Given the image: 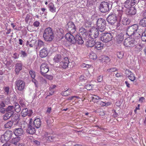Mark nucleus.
Masks as SVG:
<instances>
[{"label": "nucleus", "instance_id": "obj_38", "mask_svg": "<svg viewBox=\"0 0 146 146\" xmlns=\"http://www.w3.org/2000/svg\"><path fill=\"white\" fill-rule=\"evenodd\" d=\"M95 113H98L100 115L103 116L105 115V112L102 109H98L94 111Z\"/></svg>", "mask_w": 146, "mask_h": 146}, {"label": "nucleus", "instance_id": "obj_8", "mask_svg": "<svg viewBox=\"0 0 146 146\" xmlns=\"http://www.w3.org/2000/svg\"><path fill=\"white\" fill-rule=\"evenodd\" d=\"M97 38L92 39V49L100 50L102 48L103 46H101L100 42L97 40Z\"/></svg>", "mask_w": 146, "mask_h": 146}, {"label": "nucleus", "instance_id": "obj_6", "mask_svg": "<svg viewBox=\"0 0 146 146\" xmlns=\"http://www.w3.org/2000/svg\"><path fill=\"white\" fill-rule=\"evenodd\" d=\"M100 35L101 40L104 42H107L111 41L112 37L111 34L109 33H102Z\"/></svg>", "mask_w": 146, "mask_h": 146}, {"label": "nucleus", "instance_id": "obj_28", "mask_svg": "<svg viewBox=\"0 0 146 146\" xmlns=\"http://www.w3.org/2000/svg\"><path fill=\"white\" fill-rule=\"evenodd\" d=\"M48 51L45 49L43 48L40 51V56L41 58H44L46 57Z\"/></svg>", "mask_w": 146, "mask_h": 146}, {"label": "nucleus", "instance_id": "obj_17", "mask_svg": "<svg viewBox=\"0 0 146 146\" xmlns=\"http://www.w3.org/2000/svg\"><path fill=\"white\" fill-rule=\"evenodd\" d=\"M98 59L104 64H107L110 61L108 56L105 55H102L98 57Z\"/></svg>", "mask_w": 146, "mask_h": 146}, {"label": "nucleus", "instance_id": "obj_40", "mask_svg": "<svg viewBox=\"0 0 146 146\" xmlns=\"http://www.w3.org/2000/svg\"><path fill=\"white\" fill-rule=\"evenodd\" d=\"M13 122L10 121L6 123L4 125L5 127L6 128H11L13 125Z\"/></svg>", "mask_w": 146, "mask_h": 146}, {"label": "nucleus", "instance_id": "obj_34", "mask_svg": "<svg viewBox=\"0 0 146 146\" xmlns=\"http://www.w3.org/2000/svg\"><path fill=\"white\" fill-rule=\"evenodd\" d=\"M54 61L55 62L58 63L62 60L61 56L60 54H57L55 55L54 58Z\"/></svg>", "mask_w": 146, "mask_h": 146}, {"label": "nucleus", "instance_id": "obj_33", "mask_svg": "<svg viewBox=\"0 0 146 146\" xmlns=\"http://www.w3.org/2000/svg\"><path fill=\"white\" fill-rule=\"evenodd\" d=\"M21 138L20 137H15L12 139L11 141V143L15 145L17 144V143L20 141Z\"/></svg>", "mask_w": 146, "mask_h": 146}, {"label": "nucleus", "instance_id": "obj_30", "mask_svg": "<svg viewBox=\"0 0 146 146\" xmlns=\"http://www.w3.org/2000/svg\"><path fill=\"white\" fill-rule=\"evenodd\" d=\"M75 39L76 42H77L79 44H82L84 42L82 36L79 35H76Z\"/></svg>", "mask_w": 146, "mask_h": 146}, {"label": "nucleus", "instance_id": "obj_22", "mask_svg": "<svg viewBox=\"0 0 146 146\" xmlns=\"http://www.w3.org/2000/svg\"><path fill=\"white\" fill-rule=\"evenodd\" d=\"M32 113L33 112L31 110H29L27 108L23 109L21 112L22 115L23 117L26 116L27 115L30 116Z\"/></svg>", "mask_w": 146, "mask_h": 146}, {"label": "nucleus", "instance_id": "obj_56", "mask_svg": "<svg viewBox=\"0 0 146 146\" xmlns=\"http://www.w3.org/2000/svg\"><path fill=\"white\" fill-rule=\"evenodd\" d=\"M125 73L127 75H130V74H132V73L128 69H126L125 70Z\"/></svg>", "mask_w": 146, "mask_h": 146}, {"label": "nucleus", "instance_id": "obj_32", "mask_svg": "<svg viewBox=\"0 0 146 146\" xmlns=\"http://www.w3.org/2000/svg\"><path fill=\"white\" fill-rule=\"evenodd\" d=\"M48 8L50 11L52 13L56 12V8L54 7L53 3L51 2L48 4Z\"/></svg>", "mask_w": 146, "mask_h": 146}, {"label": "nucleus", "instance_id": "obj_3", "mask_svg": "<svg viewBox=\"0 0 146 146\" xmlns=\"http://www.w3.org/2000/svg\"><path fill=\"white\" fill-rule=\"evenodd\" d=\"M112 5L107 2L103 1L101 3L100 5V10L102 13L108 12L111 8Z\"/></svg>", "mask_w": 146, "mask_h": 146}, {"label": "nucleus", "instance_id": "obj_24", "mask_svg": "<svg viewBox=\"0 0 146 146\" xmlns=\"http://www.w3.org/2000/svg\"><path fill=\"white\" fill-rule=\"evenodd\" d=\"M15 72L17 74H18L20 70L22 68V65L21 63H17L15 65Z\"/></svg>", "mask_w": 146, "mask_h": 146}, {"label": "nucleus", "instance_id": "obj_1", "mask_svg": "<svg viewBox=\"0 0 146 146\" xmlns=\"http://www.w3.org/2000/svg\"><path fill=\"white\" fill-rule=\"evenodd\" d=\"M54 37V31L51 28L48 27L45 29L43 33V37L46 41H50L53 40Z\"/></svg>", "mask_w": 146, "mask_h": 146}, {"label": "nucleus", "instance_id": "obj_14", "mask_svg": "<svg viewBox=\"0 0 146 146\" xmlns=\"http://www.w3.org/2000/svg\"><path fill=\"white\" fill-rule=\"evenodd\" d=\"M137 1L135 0H126L124 7L129 9L131 7L137 3Z\"/></svg>", "mask_w": 146, "mask_h": 146}, {"label": "nucleus", "instance_id": "obj_4", "mask_svg": "<svg viewBox=\"0 0 146 146\" xmlns=\"http://www.w3.org/2000/svg\"><path fill=\"white\" fill-rule=\"evenodd\" d=\"M98 27L100 31L102 32L104 31L106 26V22L104 19L100 18L98 20V21L95 25Z\"/></svg>", "mask_w": 146, "mask_h": 146}, {"label": "nucleus", "instance_id": "obj_18", "mask_svg": "<svg viewBox=\"0 0 146 146\" xmlns=\"http://www.w3.org/2000/svg\"><path fill=\"white\" fill-rule=\"evenodd\" d=\"M143 29L139 28L133 36L135 39H138L140 38H141L142 35H143Z\"/></svg>", "mask_w": 146, "mask_h": 146}, {"label": "nucleus", "instance_id": "obj_19", "mask_svg": "<svg viewBox=\"0 0 146 146\" xmlns=\"http://www.w3.org/2000/svg\"><path fill=\"white\" fill-rule=\"evenodd\" d=\"M79 35H82L83 36V37L84 38V37L86 36L88 34L91 35V31L90 30L88 31H86V29L82 28L81 27L80 28L79 30Z\"/></svg>", "mask_w": 146, "mask_h": 146}, {"label": "nucleus", "instance_id": "obj_64", "mask_svg": "<svg viewBox=\"0 0 146 146\" xmlns=\"http://www.w3.org/2000/svg\"><path fill=\"white\" fill-rule=\"evenodd\" d=\"M97 80L99 82H101L102 80V76L100 75L99 77H98Z\"/></svg>", "mask_w": 146, "mask_h": 146}, {"label": "nucleus", "instance_id": "obj_10", "mask_svg": "<svg viewBox=\"0 0 146 146\" xmlns=\"http://www.w3.org/2000/svg\"><path fill=\"white\" fill-rule=\"evenodd\" d=\"M40 72L41 74L43 75L47 73L49 70V69L48 65L46 63H42L40 67Z\"/></svg>", "mask_w": 146, "mask_h": 146}, {"label": "nucleus", "instance_id": "obj_60", "mask_svg": "<svg viewBox=\"0 0 146 146\" xmlns=\"http://www.w3.org/2000/svg\"><path fill=\"white\" fill-rule=\"evenodd\" d=\"M56 87V86L54 85H51L49 88V90L50 91L53 90L52 89H54Z\"/></svg>", "mask_w": 146, "mask_h": 146}, {"label": "nucleus", "instance_id": "obj_46", "mask_svg": "<svg viewBox=\"0 0 146 146\" xmlns=\"http://www.w3.org/2000/svg\"><path fill=\"white\" fill-rule=\"evenodd\" d=\"M31 19V15L29 14H27L25 18V21L27 23H28L29 21Z\"/></svg>", "mask_w": 146, "mask_h": 146}, {"label": "nucleus", "instance_id": "obj_7", "mask_svg": "<svg viewBox=\"0 0 146 146\" xmlns=\"http://www.w3.org/2000/svg\"><path fill=\"white\" fill-rule=\"evenodd\" d=\"M107 22L111 25L114 24L117 21V17L116 14L115 13H111L109 15L107 18Z\"/></svg>", "mask_w": 146, "mask_h": 146}, {"label": "nucleus", "instance_id": "obj_13", "mask_svg": "<svg viewBox=\"0 0 146 146\" xmlns=\"http://www.w3.org/2000/svg\"><path fill=\"white\" fill-rule=\"evenodd\" d=\"M71 33H68L66 34V39L70 43L74 44L76 42V40L74 37Z\"/></svg>", "mask_w": 146, "mask_h": 146}, {"label": "nucleus", "instance_id": "obj_45", "mask_svg": "<svg viewBox=\"0 0 146 146\" xmlns=\"http://www.w3.org/2000/svg\"><path fill=\"white\" fill-rule=\"evenodd\" d=\"M141 40L143 41L146 42V30L145 31H143V35L141 37Z\"/></svg>", "mask_w": 146, "mask_h": 146}, {"label": "nucleus", "instance_id": "obj_57", "mask_svg": "<svg viewBox=\"0 0 146 146\" xmlns=\"http://www.w3.org/2000/svg\"><path fill=\"white\" fill-rule=\"evenodd\" d=\"M85 88L88 90H90L91 89V87L90 84H87L85 85Z\"/></svg>", "mask_w": 146, "mask_h": 146}, {"label": "nucleus", "instance_id": "obj_5", "mask_svg": "<svg viewBox=\"0 0 146 146\" xmlns=\"http://www.w3.org/2000/svg\"><path fill=\"white\" fill-rule=\"evenodd\" d=\"M124 45L126 47H133L137 44V41L134 39L129 38H126L124 42Z\"/></svg>", "mask_w": 146, "mask_h": 146}, {"label": "nucleus", "instance_id": "obj_29", "mask_svg": "<svg viewBox=\"0 0 146 146\" xmlns=\"http://www.w3.org/2000/svg\"><path fill=\"white\" fill-rule=\"evenodd\" d=\"M36 130L35 128L32 125L28 126L27 132L30 134H33L35 132Z\"/></svg>", "mask_w": 146, "mask_h": 146}, {"label": "nucleus", "instance_id": "obj_11", "mask_svg": "<svg viewBox=\"0 0 146 146\" xmlns=\"http://www.w3.org/2000/svg\"><path fill=\"white\" fill-rule=\"evenodd\" d=\"M96 27L95 25L92 26V35H93V36L92 37V39L98 38L99 35V30Z\"/></svg>", "mask_w": 146, "mask_h": 146}, {"label": "nucleus", "instance_id": "obj_52", "mask_svg": "<svg viewBox=\"0 0 146 146\" xmlns=\"http://www.w3.org/2000/svg\"><path fill=\"white\" fill-rule=\"evenodd\" d=\"M9 87H5L4 88V90L6 94L7 95L9 93Z\"/></svg>", "mask_w": 146, "mask_h": 146}, {"label": "nucleus", "instance_id": "obj_23", "mask_svg": "<svg viewBox=\"0 0 146 146\" xmlns=\"http://www.w3.org/2000/svg\"><path fill=\"white\" fill-rule=\"evenodd\" d=\"M93 13L94 14L92 16V24H93L94 25H95L100 18H99V15L96 12Z\"/></svg>", "mask_w": 146, "mask_h": 146}, {"label": "nucleus", "instance_id": "obj_47", "mask_svg": "<svg viewBox=\"0 0 146 146\" xmlns=\"http://www.w3.org/2000/svg\"><path fill=\"white\" fill-rule=\"evenodd\" d=\"M29 73L32 78H35V73L34 71L30 70L29 72Z\"/></svg>", "mask_w": 146, "mask_h": 146}, {"label": "nucleus", "instance_id": "obj_15", "mask_svg": "<svg viewBox=\"0 0 146 146\" xmlns=\"http://www.w3.org/2000/svg\"><path fill=\"white\" fill-rule=\"evenodd\" d=\"M13 135L12 132L10 130L6 131L5 133L3 136H2L1 137H4V140L6 141H9L11 137Z\"/></svg>", "mask_w": 146, "mask_h": 146}, {"label": "nucleus", "instance_id": "obj_49", "mask_svg": "<svg viewBox=\"0 0 146 146\" xmlns=\"http://www.w3.org/2000/svg\"><path fill=\"white\" fill-rule=\"evenodd\" d=\"M93 6V10L92 11V14H93V13L96 12V8L97 7V3H94L93 4L92 3V7Z\"/></svg>", "mask_w": 146, "mask_h": 146}, {"label": "nucleus", "instance_id": "obj_59", "mask_svg": "<svg viewBox=\"0 0 146 146\" xmlns=\"http://www.w3.org/2000/svg\"><path fill=\"white\" fill-rule=\"evenodd\" d=\"M74 98H79V97L76 96H73L69 97L68 98V99L70 100H72Z\"/></svg>", "mask_w": 146, "mask_h": 146}, {"label": "nucleus", "instance_id": "obj_25", "mask_svg": "<svg viewBox=\"0 0 146 146\" xmlns=\"http://www.w3.org/2000/svg\"><path fill=\"white\" fill-rule=\"evenodd\" d=\"M124 35L123 33H121L118 35L116 38V41L119 44L121 43L123 40Z\"/></svg>", "mask_w": 146, "mask_h": 146}, {"label": "nucleus", "instance_id": "obj_21", "mask_svg": "<svg viewBox=\"0 0 146 146\" xmlns=\"http://www.w3.org/2000/svg\"><path fill=\"white\" fill-rule=\"evenodd\" d=\"M13 132L17 136H20L22 135L24 133L23 129L21 128H16L14 129Z\"/></svg>", "mask_w": 146, "mask_h": 146}, {"label": "nucleus", "instance_id": "obj_55", "mask_svg": "<svg viewBox=\"0 0 146 146\" xmlns=\"http://www.w3.org/2000/svg\"><path fill=\"white\" fill-rule=\"evenodd\" d=\"M20 53L23 57H25L27 56V54L25 51H21Z\"/></svg>", "mask_w": 146, "mask_h": 146}, {"label": "nucleus", "instance_id": "obj_44", "mask_svg": "<svg viewBox=\"0 0 146 146\" xmlns=\"http://www.w3.org/2000/svg\"><path fill=\"white\" fill-rule=\"evenodd\" d=\"M44 45V42L40 40H38V46L36 47L37 48H40Z\"/></svg>", "mask_w": 146, "mask_h": 146}, {"label": "nucleus", "instance_id": "obj_16", "mask_svg": "<svg viewBox=\"0 0 146 146\" xmlns=\"http://www.w3.org/2000/svg\"><path fill=\"white\" fill-rule=\"evenodd\" d=\"M68 29L70 33H73L76 31L75 26L73 22H69L67 24Z\"/></svg>", "mask_w": 146, "mask_h": 146}, {"label": "nucleus", "instance_id": "obj_51", "mask_svg": "<svg viewBox=\"0 0 146 146\" xmlns=\"http://www.w3.org/2000/svg\"><path fill=\"white\" fill-rule=\"evenodd\" d=\"M117 70V69L116 68H113L108 69L107 70L108 72H113Z\"/></svg>", "mask_w": 146, "mask_h": 146}, {"label": "nucleus", "instance_id": "obj_41", "mask_svg": "<svg viewBox=\"0 0 146 146\" xmlns=\"http://www.w3.org/2000/svg\"><path fill=\"white\" fill-rule=\"evenodd\" d=\"M124 55V53L123 51L118 52L117 53V57L120 59L123 58Z\"/></svg>", "mask_w": 146, "mask_h": 146}, {"label": "nucleus", "instance_id": "obj_20", "mask_svg": "<svg viewBox=\"0 0 146 146\" xmlns=\"http://www.w3.org/2000/svg\"><path fill=\"white\" fill-rule=\"evenodd\" d=\"M86 40V45L87 47H91V35L88 34L86 36L84 37Z\"/></svg>", "mask_w": 146, "mask_h": 146}, {"label": "nucleus", "instance_id": "obj_2", "mask_svg": "<svg viewBox=\"0 0 146 146\" xmlns=\"http://www.w3.org/2000/svg\"><path fill=\"white\" fill-rule=\"evenodd\" d=\"M139 26L137 24H134L128 27L126 30V34L129 36L132 37L137 32Z\"/></svg>", "mask_w": 146, "mask_h": 146}, {"label": "nucleus", "instance_id": "obj_42", "mask_svg": "<svg viewBox=\"0 0 146 146\" xmlns=\"http://www.w3.org/2000/svg\"><path fill=\"white\" fill-rule=\"evenodd\" d=\"M12 116V114L11 113H6L3 115V118L4 120H7L11 117Z\"/></svg>", "mask_w": 146, "mask_h": 146}, {"label": "nucleus", "instance_id": "obj_27", "mask_svg": "<svg viewBox=\"0 0 146 146\" xmlns=\"http://www.w3.org/2000/svg\"><path fill=\"white\" fill-rule=\"evenodd\" d=\"M69 63V61L68 57H65L63 60L62 62V66L63 68H66L68 66V65Z\"/></svg>", "mask_w": 146, "mask_h": 146}, {"label": "nucleus", "instance_id": "obj_36", "mask_svg": "<svg viewBox=\"0 0 146 146\" xmlns=\"http://www.w3.org/2000/svg\"><path fill=\"white\" fill-rule=\"evenodd\" d=\"M143 18L139 21V25L143 27H146V17H143Z\"/></svg>", "mask_w": 146, "mask_h": 146}, {"label": "nucleus", "instance_id": "obj_48", "mask_svg": "<svg viewBox=\"0 0 146 146\" xmlns=\"http://www.w3.org/2000/svg\"><path fill=\"white\" fill-rule=\"evenodd\" d=\"M128 77L131 81H133L134 80L135 78V77L134 76L133 74V73L132 74H130V75H129Z\"/></svg>", "mask_w": 146, "mask_h": 146}, {"label": "nucleus", "instance_id": "obj_53", "mask_svg": "<svg viewBox=\"0 0 146 146\" xmlns=\"http://www.w3.org/2000/svg\"><path fill=\"white\" fill-rule=\"evenodd\" d=\"M40 23L38 21H35L33 23V25L35 27H38L39 26Z\"/></svg>", "mask_w": 146, "mask_h": 146}, {"label": "nucleus", "instance_id": "obj_61", "mask_svg": "<svg viewBox=\"0 0 146 146\" xmlns=\"http://www.w3.org/2000/svg\"><path fill=\"white\" fill-rule=\"evenodd\" d=\"M92 54H93L92 56H93V58H92L94 60H96L97 58L96 54L95 53H93L92 52Z\"/></svg>", "mask_w": 146, "mask_h": 146}, {"label": "nucleus", "instance_id": "obj_35", "mask_svg": "<svg viewBox=\"0 0 146 146\" xmlns=\"http://www.w3.org/2000/svg\"><path fill=\"white\" fill-rule=\"evenodd\" d=\"M100 97L94 94H92V101L94 103H97L100 99Z\"/></svg>", "mask_w": 146, "mask_h": 146}, {"label": "nucleus", "instance_id": "obj_12", "mask_svg": "<svg viewBox=\"0 0 146 146\" xmlns=\"http://www.w3.org/2000/svg\"><path fill=\"white\" fill-rule=\"evenodd\" d=\"M136 12L137 10L134 7L127 9L126 10V14L128 16L132 17L135 15Z\"/></svg>", "mask_w": 146, "mask_h": 146}, {"label": "nucleus", "instance_id": "obj_26", "mask_svg": "<svg viewBox=\"0 0 146 146\" xmlns=\"http://www.w3.org/2000/svg\"><path fill=\"white\" fill-rule=\"evenodd\" d=\"M121 21L123 24L124 25H127L130 23L131 20L129 18L125 17L122 18Z\"/></svg>", "mask_w": 146, "mask_h": 146}, {"label": "nucleus", "instance_id": "obj_39", "mask_svg": "<svg viewBox=\"0 0 146 146\" xmlns=\"http://www.w3.org/2000/svg\"><path fill=\"white\" fill-rule=\"evenodd\" d=\"M71 93V90L69 89H68L66 90L64 92H62L61 94L62 96H67L70 95Z\"/></svg>", "mask_w": 146, "mask_h": 146}, {"label": "nucleus", "instance_id": "obj_37", "mask_svg": "<svg viewBox=\"0 0 146 146\" xmlns=\"http://www.w3.org/2000/svg\"><path fill=\"white\" fill-rule=\"evenodd\" d=\"M6 111L9 114H12V115L15 111L14 108L13 106H9L7 108Z\"/></svg>", "mask_w": 146, "mask_h": 146}, {"label": "nucleus", "instance_id": "obj_54", "mask_svg": "<svg viewBox=\"0 0 146 146\" xmlns=\"http://www.w3.org/2000/svg\"><path fill=\"white\" fill-rule=\"evenodd\" d=\"M12 116V117L15 118V119L14 120L13 119L14 121H15L16 120H17L19 117V115H13Z\"/></svg>", "mask_w": 146, "mask_h": 146}, {"label": "nucleus", "instance_id": "obj_62", "mask_svg": "<svg viewBox=\"0 0 146 146\" xmlns=\"http://www.w3.org/2000/svg\"><path fill=\"white\" fill-rule=\"evenodd\" d=\"M20 104L21 106L25 108L26 107V105L25 103L23 102L22 101H20Z\"/></svg>", "mask_w": 146, "mask_h": 146}, {"label": "nucleus", "instance_id": "obj_9", "mask_svg": "<svg viewBox=\"0 0 146 146\" xmlns=\"http://www.w3.org/2000/svg\"><path fill=\"white\" fill-rule=\"evenodd\" d=\"M15 84L18 90L22 91L25 89V82L22 80H17L16 81Z\"/></svg>", "mask_w": 146, "mask_h": 146}, {"label": "nucleus", "instance_id": "obj_50", "mask_svg": "<svg viewBox=\"0 0 146 146\" xmlns=\"http://www.w3.org/2000/svg\"><path fill=\"white\" fill-rule=\"evenodd\" d=\"M136 50L140 51L142 50L141 46L140 44L137 45L135 47Z\"/></svg>", "mask_w": 146, "mask_h": 146}, {"label": "nucleus", "instance_id": "obj_31", "mask_svg": "<svg viewBox=\"0 0 146 146\" xmlns=\"http://www.w3.org/2000/svg\"><path fill=\"white\" fill-rule=\"evenodd\" d=\"M34 125L36 128H39L41 125V122L39 118L35 119L33 122Z\"/></svg>", "mask_w": 146, "mask_h": 146}, {"label": "nucleus", "instance_id": "obj_63", "mask_svg": "<svg viewBox=\"0 0 146 146\" xmlns=\"http://www.w3.org/2000/svg\"><path fill=\"white\" fill-rule=\"evenodd\" d=\"M46 78L47 79L51 80L53 79V76L51 75H47L46 76Z\"/></svg>", "mask_w": 146, "mask_h": 146}, {"label": "nucleus", "instance_id": "obj_58", "mask_svg": "<svg viewBox=\"0 0 146 146\" xmlns=\"http://www.w3.org/2000/svg\"><path fill=\"white\" fill-rule=\"evenodd\" d=\"M6 110L3 107H0V112L2 113H4Z\"/></svg>", "mask_w": 146, "mask_h": 146}, {"label": "nucleus", "instance_id": "obj_43", "mask_svg": "<svg viewBox=\"0 0 146 146\" xmlns=\"http://www.w3.org/2000/svg\"><path fill=\"white\" fill-rule=\"evenodd\" d=\"M14 108L15 111L17 113L20 112L21 110L20 105L17 103L16 104L15 107Z\"/></svg>", "mask_w": 146, "mask_h": 146}]
</instances>
